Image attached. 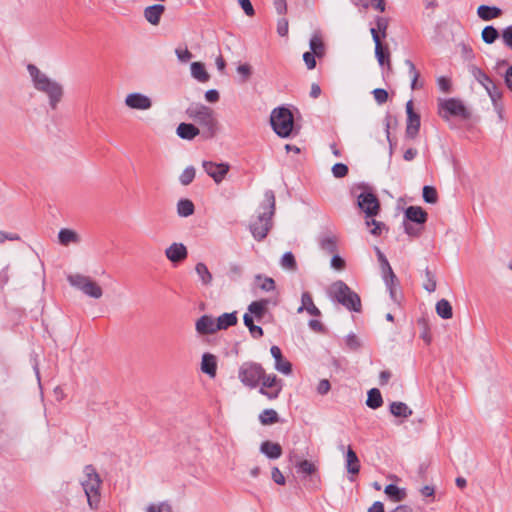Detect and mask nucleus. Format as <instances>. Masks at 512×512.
<instances>
[{"label":"nucleus","mask_w":512,"mask_h":512,"mask_svg":"<svg viewBox=\"0 0 512 512\" xmlns=\"http://www.w3.org/2000/svg\"><path fill=\"white\" fill-rule=\"evenodd\" d=\"M27 71L34 89L47 97L48 105L51 110H57L64 98L65 92L63 85L55 79L50 78L34 64H28Z\"/></svg>","instance_id":"nucleus-1"},{"label":"nucleus","mask_w":512,"mask_h":512,"mask_svg":"<svg viewBox=\"0 0 512 512\" xmlns=\"http://www.w3.org/2000/svg\"><path fill=\"white\" fill-rule=\"evenodd\" d=\"M260 210L257 219L250 224V231L257 241H262L266 238L272 228V216L275 213V195L272 190L265 192Z\"/></svg>","instance_id":"nucleus-2"},{"label":"nucleus","mask_w":512,"mask_h":512,"mask_svg":"<svg viewBox=\"0 0 512 512\" xmlns=\"http://www.w3.org/2000/svg\"><path fill=\"white\" fill-rule=\"evenodd\" d=\"M186 114L189 119L201 126V134L204 139H211L216 135L218 121L212 108L193 103L186 109Z\"/></svg>","instance_id":"nucleus-3"},{"label":"nucleus","mask_w":512,"mask_h":512,"mask_svg":"<svg viewBox=\"0 0 512 512\" xmlns=\"http://www.w3.org/2000/svg\"><path fill=\"white\" fill-rule=\"evenodd\" d=\"M80 485L87 497V503L90 509L97 510L101 500L100 488L102 479L93 465L88 464L84 466Z\"/></svg>","instance_id":"nucleus-4"},{"label":"nucleus","mask_w":512,"mask_h":512,"mask_svg":"<svg viewBox=\"0 0 512 512\" xmlns=\"http://www.w3.org/2000/svg\"><path fill=\"white\" fill-rule=\"evenodd\" d=\"M330 296L333 300L354 312L361 311V299L359 295L343 281L334 282L330 287Z\"/></svg>","instance_id":"nucleus-5"},{"label":"nucleus","mask_w":512,"mask_h":512,"mask_svg":"<svg viewBox=\"0 0 512 512\" xmlns=\"http://www.w3.org/2000/svg\"><path fill=\"white\" fill-rule=\"evenodd\" d=\"M273 131L281 138H288L294 128V118L291 111L285 107L273 109L270 116Z\"/></svg>","instance_id":"nucleus-6"},{"label":"nucleus","mask_w":512,"mask_h":512,"mask_svg":"<svg viewBox=\"0 0 512 512\" xmlns=\"http://www.w3.org/2000/svg\"><path fill=\"white\" fill-rule=\"evenodd\" d=\"M67 281L72 287L91 298L99 299L103 295L102 288L88 276L79 273L70 274L67 276Z\"/></svg>","instance_id":"nucleus-7"},{"label":"nucleus","mask_w":512,"mask_h":512,"mask_svg":"<svg viewBox=\"0 0 512 512\" xmlns=\"http://www.w3.org/2000/svg\"><path fill=\"white\" fill-rule=\"evenodd\" d=\"M263 367L255 362H244L238 371V378L241 383L249 388H256L264 376Z\"/></svg>","instance_id":"nucleus-8"},{"label":"nucleus","mask_w":512,"mask_h":512,"mask_svg":"<svg viewBox=\"0 0 512 512\" xmlns=\"http://www.w3.org/2000/svg\"><path fill=\"white\" fill-rule=\"evenodd\" d=\"M439 107L440 115L445 119H448L449 116L460 117L462 119L470 118V112L459 99L449 98L442 101Z\"/></svg>","instance_id":"nucleus-9"},{"label":"nucleus","mask_w":512,"mask_h":512,"mask_svg":"<svg viewBox=\"0 0 512 512\" xmlns=\"http://www.w3.org/2000/svg\"><path fill=\"white\" fill-rule=\"evenodd\" d=\"M261 387L259 393L266 396L269 400L278 398L282 390V381L275 374L266 375L261 378Z\"/></svg>","instance_id":"nucleus-10"},{"label":"nucleus","mask_w":512,"mask_h":512,"mask_svg":"<svg viewBox=\"0 0 512 512\" xmlns=\"http://www.w3.org/2000/svg\"><path fill=\"white\" fill-rule=\"evenodd\" d=\"M358 207L365 213L367 218H371L379 213L380 203L374 193L362 192L358 196Z\"/></svg>","instance_id":"nucleus-11"},{"label":"nucleus","mask_w":512,"mask_h":512,"mask_svg":"<svg viewBox=\"0 0 512 512\" xmlns=\"http://www.w3.org/2000/svg\"><path fill=\"white\" fill-rule=\"evenodd\" d=\"M407 124L405 137L407 139H415L420 130V115L414 111L413 101L406 103Z\"/></svg>","instance_id":"nucleus-12"},{"label":"nucleus","mask_w":512,"mask_h":512,"mask_svg":"<svg viewBox=\"0 0 512 512\" xmlns=\"http://www.w3.org/2000/svg\"><path fill=\"white\" fill-rule=\"evenodd\" d=\"M204 171L219 184L225 178L229 171V165L226 163H214L211 161H203Z\"/></svg>","instance_id":"nucleus-13"},{"label":"nucleus","mask_w":512,"mask_h":512,"mask_svg":"<svg viewBox=\"0 0 512 512\" xmlns=\"http://www.w3.org/2000/svg\"><path fill=\"white\" fill-rule=\"evenodd\" d=\"M125 105L131 109L148 110L152 107V101L142 93L133 92L126 96Z\"/></svg>","instance_id":"nucleus-14"},{"label":"nucleus","mask_w":512,"mask_h":512,"mask_svg":"<svg viewBox=\"0 0 512 512\" xmlns=\"http://www.w3.org/2000/svg\"><path fill=\"white\" fill-rule=\"evenodd\" d=\"M166 257L173 263H179L188 256L187 248L182 243H173L165 250Z\"/></svg>","instance_id":"nucleus-15"},{"label":"nucleus","mask_w":512,"mask_h":512,"mask_svg":"<svg viewBox=\"0 0 512 512\" xmlns=\"http://www.w3.org/2000/svg\"><path fill=\"white\" fill-rule=\"evenodd\" d=\"M270 352L272 357L275 359V369L285 375L290 374L292 371V365L289 361L283 358L281 349L278 346L273 345L270 348Z\"/></svg>","instance_id":"nucleus-16"},{"label":"nucleus","mask_w":512,"mask_h":512,"mask_svg":"<svg viewBox=\"0 0 512 512\" xmlns=\"http://www.w3.org/2000/svg\"><path fill=\"white\" fill-rule=\"evenodd\" d=\"M427 213L419 206H409L404 212V220L416 225H423L427 221Z\"/></svg>","instance_id":"nucleus-17"},{"label":"nucleus","mask_w":512,"mask_h":512,"mask_svg":"<svg viewBox=\"0 0 512 512\" xmlns=\"http://www.w3.org/2000/svg\"><path fill=\"white\" fill-rule=\"evenodd\" d=\"M271 303L269 299H260L253 301L248 306V313L260 322L267 312L268 305Z\"/></svg>","instance_id":"nucleus-18"},{"label":"nucleus","mask_w":512,"mask_h":512,"mask_svg":"<svg viewBox=\"0 0 512 512\" xmlns=\"http://www.w3.org/2000/svg\"><path fill=\"white\" fill-rule=\"evenodd\" d=\"M216 320L209 315H203L196 321V331L201 335L213 334L218 331Z\"/></svg>","instance_id":"nucleus-19"},{"label":"nucleus","mask_w":512,"mask_h":512,"mask_svg":"<svg viewBox=\"0 0 512 512\" xmlns=\"http://www.w3.org/2000/svg\"><path fill=\"white\" fill-rule=\"evenodd\" d=\"M165 11V6L162 4H154L144 9L145 19L152 25H158L162 14Z\"/></svg>","instance_id":"nucleus-20"},{"label":"nucleus","mask_w":512,"mask_h":512,"mask_svg":"<svg viewBox=\"0 0 512 512\" xmlns=\"http://www.w3.org/2000/svg\"><path fill=\"white\" fill-rule=\"evenodd\" d=\"M307 311L312 316H320V310L315 306L312 295L309 292H303L301 296V306L297 309L298 313Z\"/></svg>","instance_id":"nucleus-21"},{"label":"nucleus","mask_w":512,"mask_h":512,"mask_svg":"<svg viewBox=\"0 0 512 512\" xmlns=\"http://www.w3.org/2000/svg\"><path fill=\"white\" fill-rule=\"evenodd\" d=\"M202 131L192 123H180L176 129L177 135L185 140H192Z\"/></svg>","instance_id":"nucleus-22"},{"label":"nucleus","mask_w":512,"mask_h":512,"mask_svg":"<svg viewBox=\"0 0 512 512\" xmlns=\"http://www.w3.org/2000/svg\"><path fill=\"white\" fill-rule=\"evenodd\" d=\"M260 452L269 459H278L282 455V447L278 443L267 440L261 443Z\"/></svg>","instance_id":"nucleus-23"},{"label":"nucleus","mask_w":512,"mask_h":512,"mask_svg":"<svg viewBox=\"0 0 512 512\" xmlns=\"http://www.w3.org/2000/svg\"><path fill=\"white\" fill-rule=\"evenodd\" d=\"M59 243L63 246H69L70 244H79L81 238L77 232L72 229L62 228L58 233Z\"/></svg>","instance_id":"nucleus-24"},{"label":"nucleus","mask_w":512,"mask_h":512,"mask_svg":"<svg viewBox=\"0 0 512 512\" xmlns=\"http://www.w3.org/2000/svg\"><path fill=\"white\" fill-rule=\"evenodd\" d=\"M201 370L210 377H215L217 371V360L213 354L205 353L202 356Z\"/></svg>","instance_id":"nucleus-25"},{"label":"nucleus","mask_w":512,"mask_h":512,"mask_svg":"<svg viewBox=\"0 0 512 512\" xmlns=\"http://www.w3.org/2000/svg\"><path fill=\"white\" fill-rule=\"evenodd\" d=\"M502 10L496 6L480 5L477 8V15L484 21H490L492 19L501 16Z\"/></svg>","instance_id":"nucleus-26"},{"label":"nucleus","mask_w":512,"mask_h":512,"mask_svg":"<svg viewBox=\"0 0 512 512\" xmlns=\"http://www.w3.org/2000/svg\"><path fill=\"white\" fill-rule=\"evenodd\" d=\"M384 493L393 502H401L407 497L406 489L400 488L395 484H389L385 487Z\"/></svg>","instance_id":"nucleus-27"},{"label":"nucleus","mask_w":512,"mask_h":512,"mask_svg":"<svg viewBox=\"0 0 512 512\" xmlns=\"http://www.w3.org/2000/svg\"><path fill=\"white\" fill-rule=\"evenodd\" d=\"M346 469L352 475H356L360 471V461L351 447H348L346 453Z\"/></svg>","instance_id":"nucleus-28"},{"label":"nucleus","mask_w":512,"mask_h":512,"mask_svg":"<svg viewBox=\"0 0 512 512\" xmlns=\"http://www.w3.org/2000/svg\"><path fill=\"white\" fill-rule=\"evenodd\" d=\"M375 250L378 261L380 263L383 278H387L390 282H392L393 278H395V273L393 272L386 256L381 252V250L378 247H376Z\"/></svg>","instance_id":"nucleus-29"},{"label":"nucleus","mask_w":512,"mask_h":512,"mask_svg":"<svg viewBox=\"0 0 512 512\" xmlns=\"http://www.w3.org/2000/svg\"><path fill=\"white\" fill-rule=\"evenodd\" d=\"M195 272L203 286H210L212 284L213 276L205 263L198 262L195 266Z\"/></svg>","instance_id":"nucleus-30"},{"label":"nucleus","mask_w":512,"mask_h":512,"mask_svg":"<svg viewBox=\"0 0 512 512\" xmlns=\"http://www.w3.org/2000/svg\"><path fill=\"white\" fill-rule=\"evenodd\" d=\"M237 324L236 312L224 313L216 319L215 327L219 330H225Z\"/></svg>","instance_id":"nucleus-31"},{"label":"nucleus","mask_w":512,"mask_h":512,"mask_svg":"<svg viewBox=\"0 0 512 512\" xmlns=\"http://www.w3.org/2000/svg\"><path fill=\"white\" fill-rule=\"evenodd\" d=\"M390 412L395 417L408 418L412 415V410L404 402H392L390 404Z\"/></svg>","instance_id":"nucleus-32"},{"label":"nucleus","mask_w":512,"mask_h":512,"mask_svg":"<svg viewBox=\"0 0 512 512\" xmlns=\"http://www.w3.org/2000/svg\"><path fill=\"white\" fill-rule=\"evenodd\" d=\"M469 73L474 77V79L483 87L487 86L492 79L479 67L474 64L468 65Z\"/></svg>","instance_id":"nucleus-33"},{"label":"nucleus","mask_w":512,"mask_h":512,"mask_svg":"<svg viewBox=\"0 0 512 512\" xmlns=\"http://www.w3.org/2000/svg\"><path fill=\"white\" fill-rule=\"evenodd\" d=\"M383 404L381 392L377 388L368 391L366 405L371 409H378Z\"/></svg>","instance_id":"nucleus-34"},{"label":"nucleus","mask_w":512,"mask_h":512,"mask_svg":"<svg viewBox=\"0 0 512 512\" xmlns=\"http://www.w3.org/2000/svg\"><path fill=\"white\" fill-rule=\"evenodd\" d=\"M244 325L249 329L251 336L258 339L263 336V329L254 324V318L249 313H245L243 316Z\"/></svg>","instance_id":"nucleus-35"},{"label":"nucleus","mask_w":512,"mask_h":512,"mask_svg":"<svg viewBox=\"0 0 512 512\" xmlns=\"http://www.w3.org/2000/svg\"><path fill=\"white\" fill-rule=\"evenodd\" d=\"M255 282L257 286L265 292L274 291L276 288L275 281L273 278L257 274L255 276Z\"/></svg>","instance_id":"nucleus-36"},{"label":"nucleus","mask_w":512,"mask_h":512,"mask_svg":"<svg viewBox=\"0 0 512 512\" xmlns=\"http://www.w3.org/2000/svg\"><path fill=\"white\" fill-rule=\"evenodd\" d=\"M195 211L193 202L189 199H181L177 203V213L180 217L191 216Z\"/></svg>","instance_id":"nucleus-37"},{"label":"nucleus","mask_w":512,"mask_h":512,"mask_svg":"<svg viewBox=\"0 0 512 512\" xmlns=\"http://www.w3.org/2000/svg\"><path fill=\"white\" fill-rule=\"evenodd\" d=\"M436 312L442 319H450L453 316L452 306L446 299H441L436 303Z\"/></svg>","instance_id":"nucleus-38"},{"label":"nucleus","mask_w":512,"mask_h":512,"mask_svg":"<svg viewBox=\"0 0 512 512\" xmlns=\"http://www.w3.org/2000/svg\"><path fill=\"white\" fill-rule=\"evenodd\" d=\"M192 76L200 82H207L209 80V74L207 73L204 65L200 62H193L191 64Z\"/></svg>","instance_id":"nucleus-39"},{"label":"nucleus","mask_w":512,"mask_h":512,"mask_svg":"<svg viewBox=\"0 0 512 512\" xmlns=\"http://www.w3.org/2000/svg\"><path fill=\"white\" fill-rule=\"evenodd\" d=\"M310 49L314 55H316L318 58L324 56L325 54V46L321 39V37L318 34H314L312 38L310 39L309 43Z\"/></svg>","instance_id":"nucleus-40"},{"label":"nucleus","mask_w":512,"mask_h":512,"mask_svg":"<svg viewBox=\"0 0 512 512\" xmlns=\"http://www.w3.org/2000/svg\"><path fill=\"white\" fill-rule=\"evenodd\" d=\"M262 425H272L279 421V415L274 409H265L259 415Z\"/></svg>","instance_id":"nucleus-41"},{"label":"nucleus","mask_w":512,"mask_h":512,"mask_svg":"<svg viewBox=\"0 0 512 512\" xmlns=\"http://www.w3.org/2000/svg\"><path fill=\"white\" fill-rule=\"evenodd\" d=\"M375 57L380 66H383L385 62H387V66L390 68V53L387 47H384L382 44L376 45Z\"/></svg>","instance_id":"nucleus-42"},{"label":"nucleus","mask_w":512,"mask_h":512,"mask_svg":"<svg viewBox=\"0 0 512 512\" xmlns=\"http://www.w3.org/2000/svg\"><path fill=\"white\" fill-rule=\"evenodd\" d=\"M481 36L486 44H492L499 38L500 34L494 26L489 25L484 27Z\"/></svg>","instance_id":"nucleus-43"},{"label":"nucleus","mask_w":512,"mask_h":512,"mask_svg":"<svg viewBox=\"0 0 512 512\" xmlns=\"http://www.w3.org/2000/svg\"><path fill=\"white\" fill-rule=\"evenodd\" d=\"M484 89L494 105L502 98V91L493 80Z\"/></svg>","instance_id":"nucleus-44"},{"label":"nucleus","mask_w":512,"mask_h":512,"mask_svg":"<svg viewBox=\"0 0 512 512\" xmlns=\"http://www.w3.org/2000/svg\"><path fill=\"white\" fill-rule=\"evenodd\" d=\"M320 247L323 251L333 254L337 250L336 238L332 236L322 238L320 241Z\"/></svg>","instance_id":"nucleus-45"},{"label":"nucleus","mask_w":512,"mask_h":512,"mask_svg":"<svg viewBox=\"0 0 512 512\" xmlns=\"http://www.w3.org/2000/svg\"><path fill=\"white\" fill-rule=\"evenodd\" d=\"M280 264L283 268L295 271L297 269V263L292 252H286L283 254Z\"/></svg>","instance_id":"nucleus-46"},{"label":"nucleus","mask_w":512,"mask_h":512,"mask_svg":"<svg viewBox=\"0 0 512 512\" xmlns=\"http://www.w3.org/2000/svg\"><path fill=\"white\" fill-rule=\"evenodd\" d=\"M422 196L423 200L429 204H435L438 200L437 191L433 186H424Z\"/></svg>","instance_id":"nucleus-47"},{"label":"nucleus","mask_w":512,"mask_h":512,"mask_svg":"<svg viewBox=\"0 0 512 512\" xmlns=\"http://www.w3.org/2000/svg\"><path fill=\"white\" fill-rule=\"evenodd\" d=\"M298 473L305 475H312L316 471L315 465L308 460H301L296 463Z\"/></svg>","instance_id":"nucleus-48"},{"label":"nucleus","mask_w":512,"mask_h":512,"mask_svg":"<svg viewBox=\"0 0 512 512\" xmlns=\"http://www.w3.org/2000/svg\"><path fill=\"white\" fill-rule=\"evenodd\" d=\"M195 174H196V170L193 166H189V167L185 168L179 177L180 183L184 186L189 185L194 180Z\"/></svg>","instance_id":"nucleus-49"},{"label":"nucleus","mask_w":512,"mask_h":512,"mask_svg":"<svg viewBox=\"0 0 512 512\" xmlns=\"http://www.w3.org/2000/svg\"><path fill=\"white\" fill-rule=\"evenodd\" d=\"M425 277L426 282L424 283L423 288L430 293L434 292L436 290V279L428 267L425 269Z\"/></svg>","instance_id":"nucleus-50"},{"label":"nucleus","mask_w":512,"mask_h":512,"mask_svg":"<svg viewBox=\"0 0 512 512\" xmlns=\"http://www.w3.org/2000/svg\"><path fill=\"white\" fill-rule=\"evenodd\" d=\"M348 172V166L344 163H336L332 167V174L335 178H344Z\"/></svg>","instance_id":"nucleus-51"},{"label":"nucleus","mask_w":512,"mask_h":512,"mask_svg":"<svg viewBox=\"0 0 512 512\" xmlns=\"http://www.w3.org/2000/svg\"><path fill=\"white\" fill-rule=\"evenodd\" d=\"M420 225H414L413 222H408L406 220H403V227L405 230V233H407L409 236L417 237L421 232Z\"/></svg>","instance_id":"nucleus-52"},{"label":"nucleus","mask_w":512,"mask_h":512,"mask_svg":"<svg viewBox=\"0 0 512 512\" xmlns=\"http://www.w3.org/2000/svg\"><path fill=\"white\" fill-rule=\"evenodd\" d=\"M345 343H346V346L350 349V350H353V351H356L358 350L360 347H361V343H360V340L358 339V337L351 333V334H348L346 336V339H345Z\"/></svg>","instance_id":"nucleus-53"},{"label":"nucleus","mask_w":512,"mask_h":512,"mask_svg":"<svg viewBox=\"0 0 512 512\" xmlns=\"http://www.w3.org/2000/svg\"><path fill=\"white\" fill-rule=\"evenodd\" d=\"M375 101L382 105L388 100V92L383 88H376L372 91Z\"/></svg>","instance_id":"nucleus-54"},{"label":"nucleus","mask_w":512,"mask_h":512,"mask_svg":"<svg viewBox=\"0 0 512 512\" xmlns=\"http://www.w3.org/2000/svg\"><path fill=\"white\" fill-rule=\"evenodd\" d=\"M383 280L385 282L387 289L389 290L391 299L394 302H398L396 290H395V287L398 283L397 277L395 276V278H393L392 282H390L387 278H383Z\"/></svg>","instance_id":"nucleus-55"},{"label":"nucleus","mask_w":512,"mask_h":512,"mask_svg":"<svg viewBox=\"0 0 512 512\" xmlns=\"http://www.w3.org/2000/svg\"><path fill=\"white\" fill-rule=\"evenodd\" d=\"M237 72L242 76V82H246L252 75V68L249 64H241L237 67Z\"/></svg>","instance_id":"nucleus-56"},{"label":"nucleus","mask_w":512,"mask_h":512,"mask_svg":"<svg viewBox=\"0 0 512 512\" xmlns=\"http://www.w3.org/2000/svg\"><path fill=\"white\" fill-rule=\"evenodd\" d=\"M503 43L512 50V25L505 27L501 33Z\"/></svg>","instance_id":"nucleus-57"},{"label":"nucleus","mask_w":512,"mask_h":512,"mask_svg":"<svg viewBox=\"0 0 512 512\" xmlns=\"http://www.w3.org/2000/svg\"><path fill=\"white\" fill-rule=\"evenodd\" d=\"M438 87L444 93H449L451 89V81L445 76H441L437 79Z\"/></svg>","instance_id":"nucleus-58"},{"label":"nucleus","mask_w":512,"mask_h":512,"mask_svg":"<svg viewBox=\"0 0 512 512\" xmlns=\"http://www.w3.org/2000/svg\"><path fill=\"white\" fill-rule=\"evenodd\" d=\"M461 56L465 61L469 62L475 58L472 48L466 44L461 45Z\"/></svg>","instance_id":"nucleus-59"},{"label":"nucleus","mask_w":512,"mask_h":512,"mask_svg":"<svg viewBox=\"0 0 512 512\" xmlns=\"http://www.w3.org/2000/svg\"><path fill=\"white\" fill-rule=\"evenodd\" d=\"M317 56L314 55L312 52L308 51L303 54V60L309 70H312L316 66V58Z\"/></svg>","instance_id":"nucleus-60"},{"label":"nucleus","mask_w":512,"mask_h":512,"mask_svg":"<svg viewBox=\"0 0 512 512\" xmlns=\"http://www.w3.org/2000/svg\"><path fill=\"white\" fill-rule=\"evenodd\" d=\"M175 53L177 55V58L180 62L186 63L188 62L192 57V53L188 49H176Z\"/></svg>","instance_id":"nucleus-61"},{"label":"nucleus","mask_w":512,"mask_h":512,"mask_svg":"<svg viewBox=\"0 0 512 512\" xmlns=\"http://www.w3.org/2000/svg\"><path fill=\"white\" fill-rule=\"evenodd\" d=\"M238 3L247 16L251 17L255 14V10L250 0H238Z\"/></svg>","instance_id":"nucleus-62"},{"label":"nucleus","mask_w":512,"mask_h":512,"mask_svg":"<svg viewBox=\"0 0 512 512\" xmlns=\"http://www.w3.org/2000/svg\"><path fill=\"white\" fill-rule=\"evenodd\" d=\"M146 512H172V508L167 503H161L158 507L151 504L147 507Z\"/></svg>","instance_id":"nucleus-63"},{"label":"nucleus","mask_w":512,"mask_h":512,"mask_svg":"<svg viewBox=\"0 0 512 512\" xmlns=\"http://www.w3.org/2000/svg\"><path fill=\"white\" fill-rule=\"evenodd\" d=\"M277 33L284 37L288 34V20L286 18H281L277 22Z\"/></svg>","instance_id":"nucleus-64"}]
</instances>
